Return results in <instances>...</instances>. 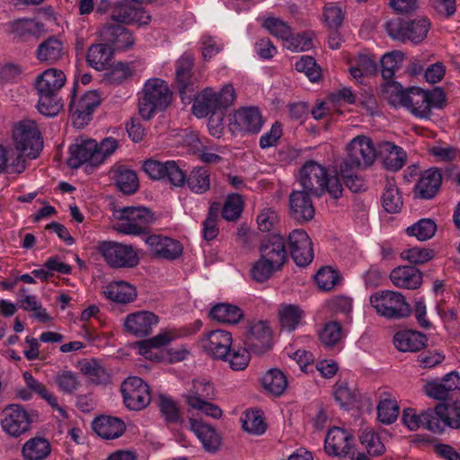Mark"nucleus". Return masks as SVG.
Returning a JSON list of instances; mask_svg holds the SVG:
<instances>
[{"instance_id":"1","label":"nucleus","mask_w":460,"mask_h":460,"mask_svg":"<svg viewBox=\"0 0 460 460\" xmlns=\"http://www.w3.org/2000/svg\"><path fill=\"white\" fill-rule=\"evenodd\" d=\"M142 167L153 180L167 181L174 187H182L187 183L189 189L197 194H203L210 189V172L204 166L193 168L189 176L177 162L172 160L160 162L148 159Z\"/></svg>"},{"instance_id":"2","label":"nucleus","mask_w":460,"mask_h":460,"mask_svg":"<svg viewBox=\"0 0 460 460\" xmlns=\"http://www.w3.org/2000/svg\"><path fill=\"white\" fill-rule=\"evenodd\" d=\"M64 72L57 68H49L40 74L35 80V88L39 95L38 111L46 117H55L62 110L64 103L59 92L66 83Z\"/></svg>"},{"instance_id":"3","label":"nucleus","mask_w":460,"mask_h":460,"mask_svg":"<svg viewBox=\"0 0 460 460\" xmlns=\"http://www.w3.org/2000/svg\"><path fill=\"white\" fill-rule=\"evenodd\" d=\"M298 182L302 190L321 197L326 192L334 199L342 196L343 188L337 176H330L327 169L314 161H307L300 169Z\"/></svg>"},{"instance_id":"4","label":"nucleus","mask_w":460,"mask_h":460,"mask_svg":"<svg viewBox=\"0 0 460 460\" xmlns=\"http://www.w3.org/2000/svg\"><path fill=\"white\" fill-rule=\"evenodd\" d=\"M422 428L441 434L447 427L460 428V394L452 403H438L422 411Z\"/></svg>"},{"instance_id":"5","label":"nucleus","mask_w":460,"mask_h":460,"mask_svg":"<svg viewBox=\"0 0 460 460\" xmlns=\"http://www.w3.org/2000/svg\"><path fill=\"white\" fill-rule=\"evenodd\" d=\"M171 101L172 92L165 81L160 78L149 79L138 100V112L144 119H150L156 111L165 110Z\"/></svg>"},{"instance_id":"6","label":"nucleus","mask_w":460,"mask_h":460,"mask_svg":"<svg viewBox=\"0 0 460 460\" xmlns=\"http://www.w3.org/2000/svg\"><path fill=\"white\" fill-rule=\"evenodd\" d=\"M446 95L441 88L436 87L425 91L420 87L408 89L403 107L407 108L415 117L429 119L433 108L441 109L445 105Z\"/></svg>"},{"instance_id":"7","label":"nucleus","mask_w":460,"mask_h":460,"mask_svg":"<svg viewBox=\"0 0 460 460\" xmlns=\"http://www.w3.org/2000/svg\"><path fill=\"white\" fill-rule=\"evenodd\" d=\"M234 100V90L232 85H225L219 92L212 88H205L199 94L196 93L192 111L198 118H204L214 112H221L228 108Z\"/></svg>"},{"instance_id":"8","label":"nucleus","mask_w":460,"mask_h":460,"mask_svg":"<svg viewBox=\"0 0 460 460\" xmlns=\"http://www.w3.org/2000/svg\"><path fill=\"white\" fill-rule=\"evenodd\" d=\"M155 214L145 207H127L120 210L114 228L121 234L140 235L147 234L155 222Z\"/></svg>"},{"instance_id":"9","label":"nucleus","mask_w":460,"mask_h":460,"mask_svg":"<svg viewBox=\"0 0 460 460\" xmlns=\"http://www.w3.org/2000/svg\"><path fill=\"white\" fill-rule=\"evenodd\" d=\"M430 29V22L425 17L414 20L396 18L385 22V30L394 40L405 42L407 40L419 44L422 42Z\"/></svg>"},{"instance_id":"10","label":"nucleus","mask_w":460,"mask_h":460,"mask_svg":"<svg viewBox=\"0 0 460 460\" xmlns=\"http://www.w3.org/2000/svg\"><path fill=\"white\" fill-rule=\"evenodd\" d=\"M370 304L377 314L389 320L408 317L411 313V305L399 292L383 290L370 296Z\"/></svg>"},{"instance_id":"11","label":"nucleus","mask_w":460,"mask_h":460,"mask_svg":"<svg viewBox=\"0 0 460 460\" xmlns=\"http://www.w3.org/2000/svg\"><path fill=\"white\" fill-rule=\"evenodd\" d=\"M14 146L20 153L35 159L43 148V139L33 120L21 121L13 131Z\"/></svg>"},{"instance_id":"12","label":"nucleus","mask_w":460,"mask_h":460,"mask_svg":"<svg viewBox=\"0 0 460 460\" xmlns=\"http://www.w3.org/2000/svg\"><path fill=\"white\" fill-rule=\"evenodd\" d=\"M194 58L184 53L175 64V84L183 102L190 103L199 88V78L193 72Z\"/></svg>"},{"instance_id":"13","label":"nucleus","mask_w":460,"mask_h":460,"mask_svg":"<svg viewBox=\"0 0 460 460\" xmlns=\"http://www.w3.org/2000/svg\"><path fill=\"white\" fill-rule=\"evenodd\" d=\"M97 249L112 269L134 268L139 263V258L132 245L103 241L99 243Z\"/></svg>"},{"instance_id":"14","label":"nucleus","mask_w":460,"mask_h":460,"mask_svg":"<svg viewBox=\"0 0 460 460\" xmlns=\"http://www.w3.org/2000/svg\"><path fill=\"white\" fill-rule=\"evenodd\" d=\"M348 156L341 163L346 166L366 169L377 156L372 140L365 136L354 137L347 146Z\"/></svg>"},{"instance_id":"15","label":"nucleus","mask_w":460,"mask_h":460,"mask_svg":"<svg viewBox=\"0 0 460 460\" xmlns=\"http://www.w3.org/2000/svg\"><path fill=\"white\" fill-rule=\"evenodd\" d=\"M125 406L130 411H141L151 402L149 386L138 376L127 378L121 384Z\"/></svg>"},{"instance_id":"16","label":"nucleus","mask_w":460,"mask_h":460,"mask_svg":"<svg viewBox=\"0 0 460 460\" xmlns=\"http://www.w3.org/2000/svg\"><path fill=\"white\" fill-rule=\"evenodd\" d=\"M101 103V95L98 91L93 90L84 93L78 100L75 99V85L69 104V112L73 118L74 124L84 127L92 119V114Z\"/></svg>"},{"instance_id":"17","label":"nucleus","mask_w":460,"mask_h":460,"mask_svg":"<svg viewBox=\"0 0 460 460\" xmlns=\"http://www.w3.org/2000/svg\"><path fill=\"white\" fill-rule=\"evenodd\" d=\"M31 420L28 411L20 404H11L3 411L1 426L10 437L18 438L31 428Z\"/></svg>"},{"instance_id":"18","label":"nucleus","mask_w":460,"mask_h":460,"mask_svg":"<svg viewBox=\"0 0 460 460\" xmlns=\"http://www.w3.org/2000/svg\"><path fill=\"white\" fill-rule=\"evenodd\" d=\"M244 346L254 354H263L272 348V331L266 322L251 323L248 326Z\"/></svg>"},{"instance_id":"19","label":"nucleus","mask_w":460,"mask_h":460,"mask_svg":"<svg viewBox=\"0 0 460 460\" xmlns=\"http://www.w3.org/2000/svg\"><path fill=\"white\" fill-rule=\"evenodd\" d=\"M70 156L67 164L72 169H77L82 164L98 166L100 154H98V143L94 139L81 140L69 147Z\"/></svg>"},{"instance_id":"20","label":"nucleus","mask_w":460,"mask_h":460,"mask_svg":"<svg viewBox=\"0 0 460 460\" xmlns=\"http://www.w3.org/2000/svg\"><path fill=\"white\" fill-rule=\"evenodd\" d=\"M99 35L102 41L113 50H127L133 47L135 39L126 27L115 22H107L99 30Z\"/></svg>"},{"instance_id":"21","label":"nucleus","mask_w":460,"mask_h":460,"mask_svg":"<svg viewBox=\"0 0 460 460\" xmlns=\"http://www.w3.org/2000/svg\"><path fill=\"white\" fill-rule=\"evenodd\" d=\"M290 254L295 263L305 267L314 259L313 243L305 231L293 230L288 235Z\"/></svg>"},{"instance_id":"22","label":"nucleus","mask_w":460,"mask_h":460,"mask_svg":"<svg viewBox=\"0 0 460 460\" xmlns=\"http://www.w3.org/2000/svg\"><path fill=\"white\" fill-rule=\"evenodd\" d=\"M146 243L152 256L167 261L179 259L183 252V246L180 241L161 234L149 235Z\"/></svg>"},{"instance_id":"23","label":"nucleus","mask_w":460,"mask_h":460,"mask_svg":"<svg viewBox=\"0 0 460 460\" xmlns=\"http://www.w3.org/2000/svg\"><path fill=\"white\" fill-rule=\"evenodd\" d=\"M354 437L344 429H331L324 440V450L329 456H349L356 452L353 445Z\"/></svg>"},{"instance_id":"24","label":"nucleus","mask_w":460,"mask_h":460,"mask_svg":"<svg viewBox=\"0 0 460 460\" xmlns=\"http://www.w3.org/2000/svg\"><path fill=\"white\" fill-rule=\"evenodd\" d=\"M232 342V334L225 330L211 331L200 340V345L207 354L221 360L227 358Z\"/></svg>"},{"instance_id":"25","label":"nucleus","mask_w":460,"mask_h":460,"mask_svg":"<svg viewBox=\"0 0 460 460\" xmlns=\"http://www.w3.org/2000/svg\"><path fill=\"white\" fill-rule=\"evenodd\" d=\"M310 193L304 190H292L288 197L289 216L298 223L312 220L315 209L310 198Z\"/></svg>"},{"instance_id":"26","label":"nucleus","mask_w":460,"mask_h":460,"mask_svg":"<svg viewBox=\"0 0 460 460\" xmlns=\"http://www.w3.org/2000/svg\"><path fill=\"white\" fill-rule=\"evenodd\" d=\"M259 251L261 258L280 270L288 261L285 239L280 234L268 236L261 242Z\"/></svg>"},{"instance_id":"27","label":"nucleus","mask_w":460,"mask_h":460,"mask_svg":"<svg viewBox=\"0 0 460 460\" xmlns=\"http://www.w3.org/2000/svg\"><path fill=\"white\" fill-rule=\"evenodd\" d=\"M262 124V117L258 108L244 107L234 112L231 127L234 131L256 134Z\"/></svg>"},{"instance_id":"28","label":"nucleus","mask_w":460,"mask_h":460,"mask_svg":"<svg viewBox=\"0 0 460 460\" xmlns=\"http://www.w3.org/2000/svg\"><path fill=\"white\" fill-rule=\"evenodd\" d=\"M159 318L149 311H138L128 314L124 322L126 331L136 336L144 337L151 333L152 329L158 323Z\"/></svg>"},{"instance_id":"29","label":"nucleus","mask_w":460,"mask_h":460,"mask_svg":"<svg viewBox=\"0 0 460 460\" xmlns=\"http://www.w3.org/2000/svg\"><path fill=\"white\" fill-rule=\"evenodd\" d=\"M442 184V174L439 169L426 170L414 187V195L422 199H431L438 192Z\"/></svg>"},{"instance_id":"30","label":"nucleus","mask_w":460,"mask_h":460,"mask_svg":"<svg viewBox=\"0 0 460 460\" xmlns=\"http://www.w3.org/2000/svg\"><path fill=\"white\" fill-rule=\"evenodd\" d=\"M190 430L197 436L203 448L209 453H216L221 447V437L209 424L202 420L190 419Z\"/></svg>"},{"instance_id":"31","label":"nucleus","mask_w":460,"mask_h":460,"mask_svg":"<svg viewBox=\"0 0 460 460\" xmlns=\"http://www.w3.org/2000/svg\"><path fill=\"white\" fill-rule=\"evenodd\" d=\"M93 431L102 439H115L123 435L126 430L124 421L117 417L102 415L92 422Z\"/></svg>"},{"instance_id":"32","label":"nucleus","mask_w":460,"mask_h":460,"mask_svg":"<svg viewBox=\"0 0 460 460\" xmlns=\"http://www.w3.org/2000/svg\"><path fill=\"white\" fill-rule=\"evenodd\" d=\"M428 337L420 332L404 330L394 336L395 348L402 352H418L427 346Z\"/></svg>"},{"instance_id":"33","label":"nucleus","mask_w":460,"mask_h":460,"mask_svg":"<svg viewBox=\"0 0 460 460\" xmlns=\"http://www.w3.org/2000/svg\"><path fill=\"white\" fill-rule=\"evenodd\" d=\"M377 156L386 170L396 172L400 170L406 161V153L398 146L391 142H383L379 145Z\"/></svg>"},{"instance_id":"34","label":"nucleus","mask_w":460,"mask_h":460,"mask_svg":"<svg viewBox=\"0 0 460 460\" xmlns=\"http://www.w3.org/2000/svg\"><path fill=\"white\" fill-rule=\"evenodd\" d=\"M390 279L397 288L416 289L422 283V272L413 266H402L391 271Z\"/></svg>"},{"instance_id":"35","label":"nucleus","mask_w":460,"mask_h":460,"mask_svg":"<svg viewBox=\"0 0 460 460\" xmlns=\"http://www.w3.org/2000/svg\"><path fill=\"white\" fill-rule=\"evenodd\" d=\"M6 27L8 34L22 40L30 37L38 38L43 30V24L33 19L15 20L8 22Z\"/></svg>"},{"instance_id":"36","label":"nucleus","mask_w":460,"mask_h":460,"mask_svg":"<svg viewBox=\"0 0 460 460\" xmlns=\"http://www.w3.org/2000/svg\"><path fill=\"white\" fill-rule=\"evenodd\" d=\"M215 395L213 385L205 379H194L192 386L184 394L185 401L190 407L199 405L203 401L212 400Z\"/></svg>"},{"instance_id":"37","label":"nucleus","mask_w":460,"mask_h":460,"mask_svg":"<svg viewBox=\"0 0 460 460\" xmlns=\"http://www.w3.org/2000/svg\"><path fill=\"white\" fill-rule=\"evenodd\" d=\"M64 55V45L56 37H49L41 42L38 49L36 57L40 62L53 64L58 61Z\"/></svg>"},{"instance_id":"38","label":"nucleus","mask_w":460,"mask_h":460,"mask_svg":"<svg viewBox=\"0 0 460 460\" xmlns=\"http://www.w3.org/2000/svg\"><path fill=\"white\" fill-rule=\"evenodd\" d=\"M112 54L113 51L107 43L93 44L88 49L86 61L91 67L102 71L111 62Z\"/></svg>"},{"instance_id":"39","label":"nucleus","mask_w":460,"mask_h":460,"mask_svg":"<svg viewBox=\"0 0 460 460\" xmlns=\"http://www.w3.org/2000/svg\"><path fill=\"white\" fill-rule=\"evenodd\" d=\"M113 172L115 185L119 191L130 195L138 190V179L135 171L124 165H119Z\"/></svg>"},{"instance_id":"40","label":"nucleus","mask_w":460,"mask_h":460,"mask_svg":"<svg viewBox=\"0 0 460 460\" xmlns=\"http://www.w3.org/2000/svg\"><path fill=\"white\" fill-rule=\"evenodd\" d=\"M209 315L219 323L234 324L243 318V313L236 305L220 303L211 308Z\"/></svg>"},{"instance_id":"41","label":"nucleus","mask_w":460,"mask_h":460,"mask_svg":"<svg viewBox=\"0 0 460 460\" xmlns=\"http://www.w3.org/2000/svg\"><path fill=\"white\" fill-rule=\"evenodd\" d=\"M106 296L118 303L127 304L137 296L136 288L126 281L111 283L105 291Z\"/></svg>"},{"instance_id":"42","label":"nucleus","mask_w":460,"mask_h":460,"mask_svg":"<svg viewBox=\"0 0 460 460\" xmlns=\"http://www.w3.org/2000/svg\"><path fill=\"white\" fill-rule=\"evenodd\" d=\"M50 451V444L42 438H31L22 447V456L26 460H43Z\"/></svg>"},{"instance_id":"43","label":"nucleus","mask_w":460,"mask_h":460,"mask_svg":"<svg viewBox=\"0 0 460 460\" xmlns=\"http://www.w3.org/2000/svg\"><path fill=\"white\" fill-rule=\"evenodd\" d=\"M382 206L388 213L394 214L401 210L402 199L393 180H387L382 195Z\"/></svg>"},{"instance_id":"44","label":"nucleus","mask_w":460,"mask_h":460,"mask_svg":"<svg viewBox=\"0 0 460 460\" xmlns=\"http://www.w3.org/2000/svg\"><path fill=\"white\" fill-rule=\"evenodd\" d=\"M262 385L272 394L279 396L288 387L287 376L279 369H270L263 376Z\"/></svg>"},{"instance_id":"45","label":"nucleus","mask_w":460,"mask_h":460,"mask_svg":"<svg viewBox=\"0 0 460 460\" xmlns=\"http://www.w3.org/2000/svg\"><path fill=\"white\" fill-rule=\"evenodd\" d=\"M303 315L302 310L295 305H281L279 309V323L288 332L294 331Z\"/></svg>"},{"instance_id":"46","label":"nucleus","mask_w":460,"mask_h":460,"mask_svg":"<svg viewBox=\"0 0 460 460\" xmlns=\"http://www.w3.org/2000/svg\"><path fill=\"white\" fill-rule=\"evenodd\" d=\"M137 9V7L130 0H121L116 3L111 14V22L119 24L132 22L136 16Z\"/></svg>"},{"instance_id":"47","label":"nucleus","mask_w":460,"mask_h":460,"mask_svg":"<svg viewBox=\"0 0 460 460\" xmlns=\"http://www.w3.org/2000/svg\"><path fill=\"white\" fill-rule=\"evenodd\" d=\"M385 82L382 84V95L388 102L394 106L401 105L403 106L408 90H403L402 85L391 80H385Z\"/></svg>"},{"instance_id":"48","label":"nucleus","mask_w":460,"mask_h":460,"mask_svg":"<svg viewBox=\"0 0 460 460\" xmlns=\"http://www.w3.org/2000/svg\"><path fill=\"white\" fill-rule=\"evenodd\" d=\"M81 371L92 383L97 385L107 383L110 379V376L106 369L93 358L82 362Z\"/></svg>"},{"instance_id":"49","label":"nucleus","mask_w":460,"mask_h":460,"mask_svg":"<svg viewBox=\"0 0 460 460\" xmlns=\"http://www.w3.org/2000/svg\"><path fill=\"white\" fill-rule=\"evenodd\" d=\"M359 441L365 446L367 454L371 456H382L385 452V445L381 442L379 436L372 429L361 430Z\"/></svg>"},{"instance_id":"50","label":"nucleus","mask_w":460,"mask_h":460,"mask_svg":"<svg viewBox=\"0 0 460 460\" xmlns=\"http://www.w3.org/2000/svg\"><path fill=\"white\" fill-rule=\"evenodd\" d=\"M424 349L417 356L418 366L422 369H430L441 365L446 355L444 351L437 348H423Z\"/></svg>"},{"instance_id":"51","label":"nucleus","mask_w":460,"mask_h":460,"mask_svg":"<svg viewBox=\"0 0 460 460\" xmlns=\"http://www.w3.org/2000/svg\"><path fill=\"white\" fill-rule=\"evenodd\" d=\"M403 53L399 50H394L385 54L381 60V75L384 80L393 79L394 73L399 69L401 63L403 60Z\"/></svg>"},{"instance_id":"52","label":"nucleus","mask_w":460,"mask_h":460,"mask_svg":"<svg viewBox=\"0 0 460 460\" xmlns=\"http://www.w3.org/2000/svg\"><path fill=\"white\" fill-rule=\"evenodd\" d=\"M176 338V335L171 331H165L157 335L137 342L140 354L147 357L151 349H159L168 345Z\"/></svg>"},{"instance_id":"53","label":"nucleus","mask_w":460,"mask_h":460,"mask_svg":"<svg viewBox=\"0 0 460 460\" xmlns=\"http://www.w3.org/2000/svg\"><path fill=\"white\" fill-rule=\"evenodd\" d=\"M133 72L129 64L119 62L104 74L103 80L109 84H121L133 75Z\"/></svg>"},{"instance_id":"54","label":"nucleus","mask_w":460,"mask_h":460,"mask_svg":"<svg viewBox=\"0 0 460 460\" xmlns=\"http://www.w3.org/2000/svg\"><path fill=\"white\" fill-rule=\"evenodd\" d=\"M219 210L220 204L218 202H213L210 205L206 219L202 223V234L204 239H206L207 241H211L215 239L219 233L217 225Z\"/></svg>"},{"instance_id":"55","label":"nucleus","mask_w":460,"mask_h":460,"mask_svg":"<svg viewBox=\"0 0 460 460\" xmlns=\"http://www.w3.org/2000/svg\"><path fill=\"white\" fill-rule=\"evenodd\" d=\"M280 270L278 267L260 257L258 261L253 262L250 274L251 278L258 282L263 283L271 278L274 272Z\"/></svg>"},{"instance_id":"56","label":"nucleus","mask_w":460,"mask_h":460,"mask_svg":"<svg viewBox=\"0 0 460 460\" xmlns=\"http://www.w3.org/2000/svg\"><path fill=\"white\" fill-rule=\"evenodd\" d=\"M437 226L431 219L423 218L409 226L406 232L409 235L415 236L419 241L430 239L436 233Z\"/></svg>"},{"instance_id":"57","label":"nucleus","mask_w":460,"mask_h":460,"mask_svg":"<svg viewBox=\"0 0 460 460\" xmlns=\"http://www.w3.org/2000/svg\"><path fill=\"white\" fill-rule=\"evenodd\" d=\"M399 415V406L396 401L382 399L377 406V419L380 422L389 425L394 423Z\"/></svg>"},{"instance_id":"58","label":"nucleus","mask_w":460,"mask_h":460,"mask_svg":"<svg viewBox=\"0 0 460 460\" xmlns=\"http://www.w3.org/2000/svg\"><path fill=\"white\" fill-rule=\"evenodd\" d=\"M318 288L323 291L332 290L341 281L339 272L331 267H323L314 276Z\"/></svg>"},{"instance_id":"59","label":"nucleus","mask_w":460,"mask_h":460,"mask_svg":"<svg viewBox=\"0 0 460 460\" xmlns=\"http://www.w3.org/2000/svg\"><path fill=\"white\" fill-rule=\"evenodd\" d=\"M359 170L356 167L340 164V172L347 188L352 192H358L366 189V183L363 178L358 176L355 172Z\"/></svg>"},{"instance_id":"60","label":"nucleus","mask_w":460,"mask_h":460,"mask_svg":"<svg viewBox=\"0 0 460 460\" xmlns=\"http://www.w3.org/2000/svg\"><path fill=\"white\" fill-rule=\"evenodd\" d=\"M23 379L27 388L32 393L40 395L44 399L50 406L56 405V396L50 393L44 384L36 380L30 372H24Z\"/></svg>"},{"instance_id":"61","label":"nucleus","mask_w":460,"mask_h":460,"mask_svg":"<svg viewBox=\"0 0 460 460\" xmlns=\"http://www.w3.org/2000/svg\"><path fill=\"white\" fill-rule=\"evenodd\" d=\"M243 211V199L239 194L228 195L223 208L222 217L227 221L236 220Z\"/></svg>"},{"instance_id":"62","label":"nucleus","mask_w":460,"mask_h":460,"mask_svg":"<svg viewBox=\"0 0 460 460\" xmlns=\"http://www.w3.org/2000/svg\"><path fill=\"white\" fill-rule=\"evenodd\" d=\"M159 409L167 423H178L181 420L179 407L172 398L161 394L159 396Z\"/></svg>"},{"instance_id":"63","label":"nucleus","mask_w":460,"mask_h":460,"mask_svg":"<svg viewBox=\"0 0 460 460\" xmlns=\"http://www.w3.org/2000/svg\"><path fill=\"white\" fill-rule=\"evenodd\" d=\"M242 424L243 429L251 434L261 435L266 430V425L259 411H247L242 419Z\"/></svg>"},{"instance_id":"64","label":"nucleus","mask_w":460,"mask_h":460,"mask_svg":"<svg viewBox=\"0 0 460 460\" xmlns=\"http://www.w3.org/2000/svg\"><path fill=\"white\" fill-rule=\"evenodd\" d=\"M296 71L305 73L312 82H316L321 76V68L317 66L315 59L311 56H302L296 62Z\"/></svg>"}]
</instances>
